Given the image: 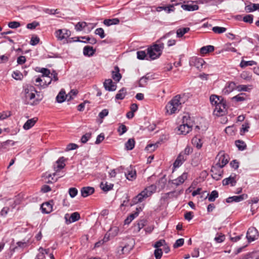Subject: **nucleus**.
Segmentation results:
<instances>
[{
	"instance_id": "1",
	"label": "nucleus",
	"mask_w": 259,
	"mask_h": 259,
	"mask_svg": "<svg viewBox=\"0 0 259 259\" xmlns=\"http://www.w3.org/2000/svg\"><path fill=\"white\" fill-rule=\"evenodd\" d=\"M174 33V31H171L166 33L163 36L158 40L155 44L147 49V54L152 60L159 58L161 55L162 50L164 48V44L162 42V40L169 37L170 35Z\"/></svg>"
},
{
	"instance_id": "2",
	"label": "nucleus",
	"mask_w": 259,
	"mask_h": 259,
	"mask_svg": "<svg viewBox=\"0 0 259 259\" xmlns=\"http://www.w3.org/2000/svg\"><path fill=\"white\" fill-rule=\"evenodd\" d=\"M156 186L154 184L147 187L133 199L131 205L142 202L145 198L150 196L153 193H154L156 191Z\"/></svg>"
},
{
	"instance_id": "3",
	"label": "nucleus",
	"mask_w": 259,
	"mask_h": 259,
	"mask_svg": "<svg viewBox=\"0 0 259 259\" xmlns=\"http://www.w3.org/2000/svg\"><path fill=\"white\" fill-rule=\"evenodd\" d=\"M182 101L180 95H178L174 97L166 105L165 109L169 114L175 113L181 108Z\"/></svg>"
},
{
	"instance_id": "4",
	"label": "nucleus",
	"mask_w": 259,
	"mask_h": 259,
	"mask_svg": "<svg viewBox=\"0 0 259 259\" xmlns=\"http://www.w3.org/2000/svg\"><path fill=\"white\" fill-rule=\"evenodd\" d=\"M193 124L190 118L186 116L183 117L182 124L178 128L179 132V134L186 135L189 133L191 130Z\"/></svg>"
},
{
	"instance_id": "5",
	"label": "nucleus",
	"mask_w": 259,
	"mask_h": 259,
	"mask_svg": "<svg viewBox=\"0 0 259 259\" xmlns=\"http://www.w3.org/2000/svg\"><path fill=\"white\" fill-rule=\"evenodd\" d=\"M35 93L36 91L33 86H27L24 91L25 104H28V102L30 103L33 100L35 97Z\"/></svg>"
},
{
	"instance_id": "6",
	"label": "nucleus",
	"mask_w": 259,
	"mask_h": 259,
	"mask_svg": "<svg viewBox=\"0 0 259 259\" xmlns=\"http://www.w3.org/2000/svg\"><path fill=\"white\" fill-rule=\"evenodd\" d=\"M215 159L218 160L216 164L222 167H223L229 162V156L223 151L220 152L217 155Z\"/></svg>"
},
{
	"instance_id": "7",
	"label": "nucleus",
	"mask_w": 259,
	"mask_h": 259,
	"mask_svg": "<svg viewBox=\"0 0 259 259\" xmlns=\"http://www.w3.org/2000/svg\"><path fill=\"white\" fill-rule=\"evenodd\" d=\"M222 168V167H220L217 164L212 166L210 171L211 172V177L213 179L218 181L222 177L223 171L221 169Z\"/></svg>"
},
{
	"instance_id": "8",
	"label": "nucleus",
	"mask_w": 259,
	"mask_h": 259,
	"mask_svg": "<svg viewBox=\"0 0 259 259\" xmlns=\"http://www.w3.org/2000/svg\"><path fill=\"white\" fill-rule=\"evenodd\" d=\"M258 237V233L257 229L254 227L249 228L247 232L246 238L248 242H251L257 239Z\"/></svg>"
},
{
	"instance_id": "9",
	"label": "nucleus",
	"mask_w": 259,
	"mask_h": 259,
	"mask_svg": "<svg viewBox=\"0 0 259 259\" xmlns=\"http://www.w3.org/2000/svg\"><path fill=\"white\" fill-rule=\"evenodd\" d=\"M70 35V31L66 29H58L55 32V36L59 40H66Z\"/></svg>"
},
{
	"instance_id": "10",
	"label": "nucleus",
	"mask_w": 259,
	"mask_h": 259,
	"mask_svg": "<svg viewBox=\"0 0 259 259\" xmlns=\"http://www.w3.org/2000/svg\"><path fill=\"white\" fill-rule=\"evenodd\" d=\"M189 64L190 66H195L198 69H200L205 64V62L201 58L193 57L190 59Z\"/></svg>"
},
{
	"instance_id": "11",
	"label": "nucleus",
	"mask_w": 259,
	"mask_h": 259,
	"mask_svg": "<svg viewBox=\"0 0 259 259\" xmlns=\"http://www.w3.org/2000/svg\"><path fill=\"white\" fill-rule=\"evenodd\" d=\"M53 201L50 200L49 202L43 203L41 205V211L44 213L48 214L53 211Z\"/></svg>"
},
{
	"instance_id": "12",
	"label": "nucleus",
	"mask_w": 259,
	"mask_h": 259,
	"mask_svg": "<svg viewBox=\"0 0 259 259\" xmlns=\"http://www.w3.org/2000/svg\"><path fill=\"white\" fill-rule=\"evenodd\" d=\"M104 87L106 90L109 92L114 91L116 89V84L111 79H107L105 80Z\"/></svg>"
},
{
	"instance_id": "13",
	"label": "nucleus",
	"mask_w": 259,
	"mask_h": 259,
	"mask_svg": "<svg viewBox=\"0 0 259 259\" xmlns=\"http://www.w3.org/2000/svg\"><path fill=\"white\" fill-rule=\"evenodd\" d=\"M188 178V174L184 172L181 176H179L177 179L172 181V184L178 186L182 184Z\"/></svg>"
},
{
	"instance_id": "14",
	"label": "nucleus",
	"mask_w": 259,
	"mask_h": 259,
	"mask_svg": "<svg viewBox=\"0 0 259 259\" xmlns=\"http://www.w3.org/2000/svg\"><path fill=\"white\" fill-rule=\"evenodd\" d=\"M226 105L224 101H220L219 104L214 108V111L217 112L219 115H222L225 113Z\"/></svg>"
},
{
	"instance_id": "15",
	"label": "nucleus",
	"mask_w": 259,
	"mask_h": 259,
	"mask_svg": "<svg viewBox=\"0 0 259 259\" xmlns=\"http://www.w3.org/2000/svg\"><path fill=\"white\" fill-rule=\"evenodd\" d=\"M236 175H231L229 177L223 180L222 183L224 186L230 184L232 186H234L236 183Z\"/></svg>"
},
{
	"instance_id": "16",
	"label": "nucleus",
	"mask_w": 259,
	"mask_h": 259,
	"mask_svg": "<svg viewBox=\"0 0 259 259\" xmlns=\"http://www.w3.org/2000/svg\"><path fill=\"white\" fill-rule=\"evenodd\" d=\"M94 191V188L92 187H84L80 190L81 196L83 197H86L92 194Z\"/></svg>"
},
{
	"instance_id": "17",
	"label": "nucleus",
	"mask_w": 259,
	"mask_h": 259,
	"mask_svg": "<svg viewBox=\"0 0 259 259\" xmlns=\"http://www.w3.org/2000/svg\"><path fill=\"white\" fill-rule=\"evenodd\" d=\"M245 4V11L247 13L252 12L259 10V4H252L250 2L248 5Z\"/></svg>"
},
{
	"instance_id": "18",
	"label": "nucleus",
	"mask_w": 259,
	"mask_h": 259,
	"mask_svg": "<svg viewBox=\"0 0 259 259\" xmlns=\"http://www.w3.org/2000/svg\"><path fill=\"white\" fill-rule=\"evenodd\" d=\"M37 120L38 118L37 117H34L27 120L23 126V128L25 130H29L34 125Z\"/></svg>"
},
{
	"instance_id": "19",
	"label": "nucleus",
	"mask_w": 259,
	"mask_h": 259,
	"mask_svg": "<svg viewBox=\"0 0 259 259\" xmlns=\"http://www.w3.org/2000/svg\"><path fill=\"white\" fill-rule=\"evenodd\" d=\"M112 77L116 82H119L121 78V74L119 72V68L116 66L112 71Z\"/></svg>"
},
{
	"instance_id": "20",
	"label": "nucleus",
	"mask_w": 259,
	"mask_h": 259,
	"mask_svg": "<svg viewBox=\"0 0 259 259\" xmlns=\"http://www.w3.org/2000/svg\"><path fill=\"white\" fill-rule=\"evenodd\" d=\"M95 52L96 50L90 46H85L83 49V54L85 56L91 57L94 55Z\"/></svg>"
},
{
	"instance_id": "21",
	"label": "nucleus",
	"mask_w": 259,
	"mask_h": 259,
	"mask_svg": "<svg viewBox=\"0 0 259 259\" xmlns=\"http://www.w3.org/2000/svg\"><path fill=\"white\" fill-rule=\"evenodd\" d=\"M187 159L185 156L180 153L174 163V166L175 167H179Z\"/></svg>"
},
{
	"instance_id": "22",
	"label": "nucleus",
	"mask_w": 259,
	"mask_h": 259,
	"mask_svg": "<svg viewBox=\"0 0 259 259\" xmlns=\"http://www.w3.org/2000/svg\"><path fill=\"white\" fill-rule=\"evenodd\" d=\"M162 10L166 11L167 13L174 12L175 10L174 5H169L167 6H159L156 8V11L157 12H161Z\"/></svg>"
},
{
	"instance_id": "23",
	"label": "nucleus",
	"mask_w": 259,
	"mask_h": 259,
	"mask_svg": "<svg viewBox=\"0 0 259 259\" xmlns=\"http://www.w3.org/2000/svg\"><path fill=\"white\" fill-rule=\"evenodd\" d=\"M235 88V84L233 82L228 83L223 90L224 94L228 95L233 91Z\"/></svg>"
},
{
	"instance_id": "24",
	"label": "nucleus",
	"mask_w": 259,
	"mask_h": 259,
	"mask_svg": "<svg viewBox=\"0 0 259 259\" xmlns=\"http://www.w3.org/2000/svg\"><path fill=\"white\" fill-rule=\"evenodd\" d=\"M181 8L187 11H194L195 10H197L199 9V7L197 5H193V4H186L182 5L181 6Z\"/></svg>"
},
{
	"instance_id": "25",
	"label": "nucleus",
	"mask_w": 259,
	"mask_h": 259,
	"mask_svg": "<svg viewBox=\"0 0 259 259\" xmlns=\"http://www.w3.org/2000/svg\"><path fill=\"white\" fill-rule=\"evenodd\" d=\"M125 176L126 179L130 181H133L136 179V172L135 170H133L131 167L130 169H128L126 172H125Z\"/></svg>"
},
{
	"instance_id": "26",
	"label": "nucleus",
	"mask_w": 259,
	"mask_h": 259,
	"mask_svg": "<svg viewBox=\"0 0 259 259\" xmlns=\"http://www.w3.org/2000/svg\"><path fill=\"white\" fill-rule=\"evenodd\" d=\"M43 98V96L41 94H40L39 92H37L36 91V93H35V98L33 99V100L32 102H30L29 103L28 102V104H29L31 105H37L40 101Z\"/></svg>"
},
{
	"instance_id": "27",
	"label": "nucleus",
	"mask_w": 259,
	"mask_h": 259,
	"mask_svg": "<svg viewBox=\"0 0 259 259\" xmlns=\"http://www.w3.org/2000/svg\"><path fill=\"white\" fill-rule=\"evenodd\" d=\"M221 98V97H219L215 95H212L209 98L210 102L212 105H215L216 106L219 104L220 101H223L222 99H220Z\"/></svg>"
},
{
	"instance_id": "28",
	"label": "nucleus",
	"mask_w": 259,
	"mask_h": 259,
	"mask_svg": "<svg viewBox=\"0 0 259 259\" xmlns=\"http://www.w3.org/2000/svg\"><path fill=\"white\" fill-rule=\"evenodd\" d=\"M119 20L118 18H113L110 19H105L103 21L104 25L109 26L112 25H116L119 24Z\"/></svg>"
},
{
	"instance_id": "29",
	"label": "nucleus",
	"mask_w": 259,
	"mask_h": 259,
	"mask_svg": "<svg viewBox=\"0 0 259 259\" xmlns=\"http://www.w3.org/2000/svg\"><path fill=\"white\" fill-rule=\"evenodd\" d=\"M190 31V28L189 27H185V28H180L177 29L176 31L177 37L178 38H181L184 36L185 34L187 33Z\"/></svg>"
},
{
	"instance_id": "30",
	"label": "nucleus",
	"mask_w": 259,
	"mask_h": 259,
	"mask_svg": "<svg viewBox=\"0 0 259 259\" xmlns=\"http://www.w3.org/2000/svg\"><path fill=\"white\" fill-rule=\"evenodd\" d=\"M100 187L101 189L104 192H108V191L112 189L113 187V184H108L107 182H101L100 184Z\"/></svg>"
},
{
	"instance_id": "31",
	"label": "nucleus",
	"mask_w": 259,
	"mask_h": 259,
	"mask_svg": "<svg viewBox=\"0 0 259 259\" xmlns=\"http://www.w3.org/2000/svg\"><path fill=\"white\" fill-rule=\"evenodd\" d=\"M135 145V141L134 139L131 138L125 143V148L127 150H132L134 149Z\"/></svg>"
},
{
	"instance_id": "32",
	"label": "nucleus",
	"mask_w": 259,
	"mask_h": 259,
	"mask_svg": "<svg viewBox=\"0 0 259 259\" xmlns=\"http://www.w3.org/2000/svg\"><path fill=\"white\" fill-rule=\"evenodd\" d=\"M252 89V85H244L241 84L238 85L236 87V90L239 92L245 91L249 92Z\"/></svg>"
},
{
	"instance_id": "33",
	"label": "nucleus",
	"mask_w": 259,
	"mask_h": 259,
	"mask_svg": "<svg viewBox=\"0 0 259 259\" xmlns=\"http://www.w3.org/2000/svg\"><path fill=\"white\" fill-rule=\"evenodd\" d=\"M247 98V96L245 93L239 94L232 98V100L236 102H242L245 101Z\"/></svg>"
},
{
	"instance_id": "34",
	"label": "nucleus",
	"mask_w": 259,
	"mask_h": 259,
	"mask_svg": "<svg viewBox=\"0 0 259 259\" xmlns=\"http://www.w3.org/2000/svg\"><path fill=\"white\" fill-rule=\"evenodd\" d=\"M192 143L198 149L201 148L202 146L201 139L197 137H195L192 139Z\"/></svg>"
},
{
	"instance_id": "35",
	"label": "nucleus",
	"mask_w": 259,
	"mask_h": 259,
	"mask_svg": "<svg viewBox=\"0 0 259 259\" xmlns=\"http://www.w3.org/2000/svg\"><path fill=\"white\" fill-rule=\"evenodd\" d=\"M126 94V89L122 88L120 89L115 96V99L117 100H123Z\"/></svg>"
},
{
	"instance_id": "36",
	"label": "nucleus",
	"mask_w": 259,
	"mask_h": 259,
	"mask_svg": "<svg viewBox=\"0 0 259 259\" xmlns=\"http://www.w3.org/2000/svg\"><path fill=\"white\" fill-rule=\"evenodd\" d=\"M213 51L214 47L211 45L204 46L200 49V53L202 54H206L208 53L213 52Z\"/></svg>"
},
{
	"instance_id": "37",
	"label": "nucleus",
	"mask_w": 259,
	"mask_h": 259,
	"mask_svg": "<svg viewBox=\"0 0 259 259\" xmlns=\"http://www.w3.org/2000/svg\"><path fill=\"white\" fill-rule=\"evenodd\" d=\"M65 92L62 90L56 97V101L58 103H62L65 100Z\"/></svg>"
},
{
	"instance_id": "38",
	"label": "nucleus",
	"mask_w": 259,
	"mask_h": 259,
	"mask_svg": "<svg viewBox=\"0 0 259 259\" xmlns=\"http://www.w3.org/2000/svg\"><path fill=\"white\" fill-rule=\"evenodd\" d=\"M81 38L83 39H85L86 40L85 41H81L79 39H77L76 41L84 42V43L89 42L92 45L95 44L97 42V40L94 37H90L89 36H83V37H82Z\"/></svg>"
},
{
	"instance_id": "39",
	"label": "nucleus",
	"mask_w": 259,
	"mask_h": 259,
	"mask_svg": "<svg viewBox=\"0 0 259 259\" xmlns=\"http://www.w3.org/2000/svg\"><path fill=\"white\" fill-rule=\"evenodd\" d=\"M242 79L246 81H250L252 79V75L250 72L248 71H243L240 74Z\"/></svg>"
},
{
	"instance_id": "40",
	"label": "nucleus",
	"mask_w": 259,
	"mask_h": 259,
	"mask_svg": "<svg viewBox=\"0 0 259 259\" xmlns=\"http://www.w3.org/2000/svg\"><path fill=\"white\" fill-rule=\"evenodd\" d=\"M47 79H43L42 83L36 84L38 86H40L41 88L45 89L47 88L52 81V79H51V77H46Z\"/></svg>"
},
{
	"instance_id": "41",
	"label": "nucleus",
	"mask_w": 259,
	"mask_h": 259,
	"mask_svg": "<svg viewBox=\"0 0 259 259\" xmlns=\"http://www.w3.org/2000/svg\"><path fill=\"white\" fill-rule=\"evenodd\" d=\"M235 145L239 150L243 151L246 148V145L244 142L241 140L235 141Z\"/></svg>"
},
{
	"instance_id": "42",
	"label": "nucleus",
	"mask_w": 259,
	"mask_h": 259,
	"mask_svg": "<svg viewBox=\"0 0 259 259\" xmlns=\"http://www.w3.org/2000/svg\"><path fill=\"white\" fill-rule=\"evenodd\" d=\"M256 63L254 61H244L242 60L240 64V66L241 68H245L247 66H252L256 64Z\"/></svg>"
},
{
	"instance_id": "43",
	"label": "nucleus",
	"mask_w": 259,
	"mask_h": 259,
	"mask_svg": "<svg viewBox=\"0 0 259 259\" xmlns=\"http://www.w3.org/2000/svg\"><path fill=\"white\" fill-rule=\"evenodd\" d=\"M219 197V193L217 190L212 191L209 195L208 200L210 202H213Z\"/></svg>"
},
{
	"instance_id": "44",
	"label": "nucleus",
	"mask_w": 259,
	"mask_h": 259,
	"mask_svg": "<svg viewBox=\"0 0 259 259\" xmlns=\"http://www.w3.org/2000/svg\"><path fill=\"white\" fill-rule=\"evenodd\" d=\"M248 196L246 194H243L242 195H239V196H233V199L234 202H240L244 199H246L247 198Z\"/></svg>"
},
{
	"instance_id": "45",
	"label": "nucleus",
	"mask_w": 259,
	"mask_h": 259,
	"mask_svg": "<svg viewBox=\"0 0 259 259\" xmlns=\"http://www.w3.org/2000/svg\"><path fill=\"white\" fill-rule=\"evenodd\" d=\"M227 29L225 27L214 26L212 28V30L215 33L221 34L225 32Z\"/></svg>"
},
{
	"instance_id": "46",
	"label": "nucleus",
	"mask_w": 259,
	"mask_h": 259,
	"mask_svg": "<svg viewBox=\"0 0 259 259\" xmlns=\"http://www.w3.org/2000/svg\"><path fill=\"white\" fill-rule=\"evenodd\" d=\"M87 26V23L85 22H78L75 26V29L77 31H81L83 28Z\"/></svg>"
},
{
	"instance_id": "47",
	"label": "nucleus",
	"mask_w": 259,
	"mask_h": 259,
	"mask_svg": "<svg viewBox=\"0 0 259 259\" xmlns=\"http://www.w3.org/2000/svg\"><path fill=\"white\" fill-rule=\"evenodd\" d=\"M57 164V168L59 169H61L64 168L65 166L64 164V158L63 157H61L59 158V159L56 161Z\"/></svg>"
},
{
	"instance_id": "48",
	"label": "nucleus",
	"mask_w": 259,
	"mask_h": 259,
	"mask_svg": "<svg viewBox=\"0 0 259 259\" xmlns=\"http://www.w3.org/2000/svg\"><path fill=\"white\" fill-rule=\"evenodd\" d=\"M145 221L141 220L135 225V229L137 232H140V231L145 226Z\"/></svg>"
},
{
	"instance_id": "49",
	"label": "nucleus",
	"mask_w": 259,
	"mask_h": 259,
	"mask_svg": "<svg viewBox=\"0 0 259 259\" xmlns=\"http://www.w3.org/2000/svg\"><path fill=\"white\" fill-rule=\"evenodd\" d=\"M224 0H208L207 5L209 6H218Z\"/></svg>"
},
{
	"instance_id": "50",
	"label": "nucleus",
	"mask_w": 259,
	"mask_h": 259,
	"mask_svg": "<svg viewBox=\"0 0 259 259\" xmlns=\"http://www.w3.org/2000/svg\"><path fill=\"white\" fill-rule=\"evenodd\" d=\"M12 75L16 80H21L23 77L22 73L17 70L14 71Z\"/></svg>"
},
{
	"instance_id": "51",
	"label": "nucleus",
	"mask_w": 259,
	"mask_h": 259,
	"mask_svg": "<svg viewBox=\"0 0 259 259\" xmlns=\"http://www.w3.org/2000/svg\"><path fill=\"white\" fill-rule=\"evenodd\" d=\"M80 219V215L78 212H75L72 213L70 217V222H75Z\"/></svg>"
},
{
	"instance_id": "52",
	"label": "nucleus",
	"mask_w": 259,
	"mask_h": 259,
	"mask_svg": "<svg viewBox=\"0 0 259 259\" xmlns=\"http://www.w3.org/2000/svg\"><path fill=\"white\" fill-rule=\"evenodd\" d=\"M92 134L91 133H87L83 135L80 139L81 142L83 144L86 143L91 138Z\"/></svg>"
},
{
	"instance_id": "53",
	"label": "nucleus",
	"mask_w": 259,
	"mask_h": 259,
	"mask_svg": "<svg viewBox=\"0 0 259 259\" xmlns=\"http://www.w3.org/2000/svg\"><path fill=\"white\" fill-rule=\"evenodd\" d=\"M249 128V124L248 123L245 122L242 125V127L240 130V135H243L245 133L248 131Z\"/></svg>"
},
{
	"instance_id": "54",
	"label": "nucleus",
	"mask_w": 259,
	"mask_h": 259,
	"mask_svg": "<svg viewBox=\"0 0 259 259\" xmlns=\"http://www.w3.org/2000/svg\"><path fill=\"white\" fill-rule=\"evenodd\" d=\"M193 149L189 146H187L184 150L181 152L182 154H183L184 156H185L187 158L188 156L192 152Z\"/></svg>"
},
{
	"instance_id": "55",
	"label": "nucleus",
	"mask_w": 259,
	"mask_h": 259,
	"mask_svg": "<svg viewBox=\"0 0 259 259\" xmlns=\"http://www.w3.org/2000/svg\"><path fill=\"white\" fill-rule=\"evenodd\" d=\"M163 254L162 249L157 248L155 249L154 252V256L156 259H160Z\"/></svg>"
},
{
	"instance_id": "56",
	"label": "nucleus",
	"mask_w": 259,
	"mask_h": 259,
	"mask_svg": "<svg viewBox=\"0 0 259 259\" xmlns=\"http://www.w3.org/2000/svg\"><path fill=\"white\" fill-rule=\"evenodd\" d=\"M95 33L96 35H98L100 36L101 38H103L105 37V34L104 33V30L102 28H98L95 30Z\"/></svg>"
},
{
	"instance_id": "57",
	"label": "nucleus",
	"mask_w": 259,
	"mask_h": 259,
	"mask_svg": "<svg viewBox=\"0 0 259 259\" xmlns=\"http://www.w3.org/2000/svg\"><path fill=\"white\" fill-rule=\"evenodd\" d=\"M40 72L42 74V77L43 78L50 77L49 75L51 74V72L47 68H42L40 70Z\"/></svg>"
},
{
	"instance_id": "58",
	"label": "nucleus",
	"mask_w": 259,
	"mask_h": 259,
	"mask_svg": "<svg viewBox=\"0 0 259 259\" xmlns=\"http://www.w3.org/2000/svg\"><path fill=\"white\" fill-rule=\"evenodd\" d=\"M165 241L164 239H160L158 240V241H156L154 245H153V246L157 249L159 248V247L163 246L164 245H165Z\"/></svg>"
},
{
	"instance_id": "59",
	"label": "nucleus",
	"mask_w": 259,
	"mask_h": 259,
	"mask_svg": "<svg viewBox=\"0 0 259 259\" xmlns=\"http://www.w3.org/2000/svg\"><path fill=\"white\" fill-rule=\"evenodd\" d=\"M184 243V240L183 238H180L176 240V242L174 244L173 247L174 248H177L182 246Z\"/></svg>"
},
{
	"instance_id": "60",
	"label": "nucleus",
	"mask_w": 259,
	"mask_h": 259,
	"mask_svg": "<svg viewBox=\"0 0 259 259\" xmlns=\"http://www.w3.org/2000/svg\"><path fill=\"white\" fill-rule=\"evenodd\" d=\"M127 131V128L126 126L123 124H121L118 128V132H119V135H122Z\"/></svg>"
},
{
	"instance_id": "61",
	"label": "nucleus",
	"mask_w": 259,
	"mask_h": 259,
	"mask_svg": "<svg viewBox=\"0 0 259 259\" xmlns=\"http://www.w3.org/2000/svg\"><path fill=\"white\" fill-rule=\"evenodd\" d=\"M20 26V23L17 21H11L8 23V26L12 29H15L19 27Z\"/></svg>"
},
{
	"instance_id": "62",
	"label": "nucleus",
	"mask_w": 259,
	"mask_h": 259,
	"mask_svg": "<svg viewBox=\"0 0 259 259\" xmlns=\"http://www.w3.org/2000/svg\"><path fill=\"white\" fill-rule=\"evenodd\" d=\"M253 15H247L243 17V20L245 22L249 23L251 24L253 22Z\"/></svg>"
},
{
	"instance_id": "63",
	"label": "nucleus",
	"mask_w": 259,
	"mask_h": 259,
	"mask_svg": "<svg viewBox=\"0 0 259 259\" xmlns=\"http://www.w3.org/2000/svg\"><path fill=\"white\" fill-rule=\"evenodd\" d=\"M137 58L140 60H143L146 57V53L144 51H139L137 52Z\"/></svg>"
},
{
	"instance_id": "64",
	"label": "nucleus",
	"mask_w": 259,
	"mask_h": 259,
	"mask_svg": "<svg viewBox=\"0 0 259 259\" xmlns=\"http://www.w3.org/2000/svg\"><path fill=\"white\" fill-rule=\"evenodd\" d=\"M11 116L10 112L5 111L0 113V120H3Z\"/></svg>"
}]
</instances>
